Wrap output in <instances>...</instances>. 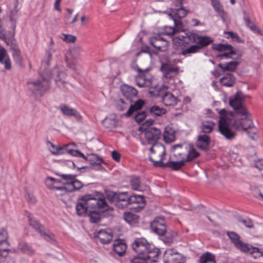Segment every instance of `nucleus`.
Returning <instances> with one entry per match:
<instances>
[{
  "mask_svg": "<svg viewBox=\"0 0 263 263\" xmlns=\"http://www.w3.org/2000/svg\"><path fill=\"white\" fill-rule=\"evenodd\" d=\"M86 160L89 162L91 165H96L97 167V170H100L102 168L101 164L103 161L101 158L96 154H91L88 155L87 158H86Z\"/></svg>",
  "mask_w": 263,
  "mask_h": 263,
  "instance_id": "nucleus-33",
  "label": "nucleus"
},
{
  "mask_svg": "<svg viewBox=\"0 0 263 263\" xmlns=\"http://www.w3.org/2000/svg\"><path fill=\"white\" fill-rule=\"evenodd\" d=\"M235 247L242 252L249 253L252 255L255 254L256 255L253 256L255 258L263 256V252L260 251L258 248L253 247L252 245L243 242L242 241Z\"/></svg>",
  "mask_w": 263,
  "mask_h": 263,
  "instance_id": "nucleus-17",
  "label": "nucleus"
},
{
  "mask_svg": "<svg viewBox=\"0 0 263 263\" xmlns=\"http://www.w3.org/2000/svg\"><path fill=\"white\" fill-rule=\"evenodd\" d=\"M126 250V245L121 240H116L113 244V251L119 256H123Z\"/></svg>",
  "mask_w": 263,
  "mask_h": 263,
  "instance_id": "nucleus-29",
  "label": "nucleus"
},
{
  "mask_svg": "<svg viewBox=\"0 0 263 263\" xmlns=\"http://www.w3.org/2000/svg\"><path fill=\"white\" fill-rule=\"evenodd\" d=\"M152 231L159 236H163L166 232L165 221L164 218L159 217L156 218L151 223Z\"/></svg>",
  "mask_w": 263,
  "mask_h": 263,
  "instance_id": "nucleus-16",
  "label": "nucleus"
},
{
  "mask_svg": "<svg viewBox=\"0 0 263 263\" xmlns=\"http://www.w3.org/2000/svg\"><path fill=\"white\" fill-rule=\"evenodd\" d=\"M239 65V63L237 61H232L225 64L220 63L218 66L223 71H234L236 70L237 67Z\"/></svg>",
  "mask_w": 263,
  "mask_h": 263,
  "instance_id": "nucleus-36",
  "label": "nucleus"
},
{
  "mask_svg": "<svg viewBox=\"0 0 263 263\" xmlns=\"http://www.w3.org/2000/svg\"><path fill=\"white\" fill-rule=\"evenodd\" d=\"M8 233L4 228H1L0 229V244L4 242H7L8 239Z\"/></svg>",
  "mask_w": 263,
  "mask_h": 263,
  "instance_id": "nucleus-56",
  "label": "nucleus"
},
{
  "mask_svg": "<svg viewBox=\"0 0 263 263\" xmlns=\"http://www.w3.org/2000/svg\"><path fill=\"white\" fill-rule=\"evenodd\" d=\"M150 44L155 48L161 51L166 50L168 46V42L159 35L152 37L150 40Z\"/></svg>",
  "mask_w": 263,
  "mask_h": 263,
  "instance_id": "nucleus-20",
  "label": "nucleus"
},
{
  "mask_svg": "<svg viewBox=\"0 0 263 263\" xmlns=\"http://www.w3.org/2000/svg\"><path fill=\"white\" fill-rule=\"evenodd\" d=\"M26 200L30 203H34L36 201V200H35V198H34V195L30 193H27V194L26 195Z\"/></svg>",
  "mask_w": 263,
  "mask_h": 263,
  "instance_id": "nucleus-64",
  "label": "nucleus"
},
{
  "mask_svg": "<svg viewBox=\"0 0 263 263\" xmlns=\"http://www.w3.org/2000/svg\"><path fill=\"white\" fill-rule=\"evenodd\" d=\"M149 160L153 162L155 167H161L166 156L165 146L160 143H155L150 147Z\"/></svg>",
  "mask_w": 263,
  "mask_h": 263,
  "instance_id": "nucleus-7",
  "label": "nucleus"
},
{
  "mask_svg": "<svg viewBox=\"0 0 263 263\" xmlns=\"http://www.w3.org/2000/svg\"><path fill=\"white\" fill-rule=\"evenodd\" d=\"M59 176L65 181L64 183L65 186H68L69 184H70L74 178H76V175L71 174H60Z\"/></svg>",
  "mask_w": 263,
  "mask_h": 263,
  "instance_id": "nucleus-50",
  "label": "nucleus"
},
{
  "mask_svg": "<svg viewBox=\"0 0 263 263\" xmlns=\"http://www.w3.org/2000/svg\"><path fill=\"white\" fill-rule=\"evenodd\" d=\"M199 263H216L215 256L209 252H206L200 257Z\"/></svg>",
  "mask_w": 263,
  "mask_h": 263,
  "instance_id": "nucleus-40",
  "label": "nucleus"
},
{
  "mask_svg": "<svg viewBox=\"0 0 263 263\" xmlns=\"http://www.w3.org/2000/svg\"><path fill=\"white\" fill-rule=\"evenodd\" d=\"M29 225L37 231L47 241H51L53 239V235L44 227L41 224L35 219L32 217L30 214L27 215Z\"/></svg>",
  "mask_w": 263,
  "mask_h": 263,
  "instance_id": "nucleus-13",
  "label": "nucleus"
},
{
  "mask_svg": "<svg viewBox=\"0 0 263 263\" xmlns=\"http://www.w3.org/2000/svg\"><path fill=\"white\" fill-rule=\"evenodd\" d=\"M46 59L42 63V67L44 66L46 69L42 72H40L42 80H34L27 83L29 89L35 95L42 97L44 93L49 89V80L52 74L46 68L49 66L50 61L52 59V54L48 51L46 53Z\"/></svg>",
  "mask_w": 263,
  "mask_h": 263,
  "instance_id": "nucleus-2",
  "label": "nucleus"
},
{
  "mask_svg": "<svg viewBox=\"0 0 263 263\" xmlns=\"http://www.w3.org/2000/svg\"><path fill=\"white\" fill-rule=\"evenodd\" d=\"M165 263H183L185 258L183 255L174 249H167L164 254Z\"/></svg>",
  "mask_w": 263,
  "mask_h": 263,
  "instance_id": "nucleus-15",
  "label": "nucleus"
},
{
  "mask_svg": "<svg viewBox=\"0 0 263 263\" xmlns=\"http://www.w3.org/2000/svg\"><path fill=\"white\" fill-rule=\"evenodd\" d=\"M129 196L127 192H118L116 206L124 209L129 205Z\"/></svg>",
  "mask_w": 263,
  "mask_h": 263,
  "instance_id": "nucleus-24",
  "label": "nucleus"
},
{
  "mask_svg": "<svg viewBox=\"0 0 263 263\" xmlns=\"http://www.w3.org/2000/svg\"><path fill=\"white\" fill-rule=\"evenodd\" d=\"M236 78L231 73L226 74L220 79V82L223 86L227 87H232L235 83Z\"/></svg>",
  "mask_w": 263,
  "mask_h": 263,
  "instance_id": "nucleus-34",
  "label": "nucleus"
},
{
  "mask_svg": "<svg viewBox=\"0 0 263 263\" xmlns=\"http://www.w3.org/2000/svg\"><path fill=\"white\" fill-rule=\"evenodd\" d=\"M70 145H75V144L71 143L65 145L63 147H58L56 148V152H53V153L57 155L68 153L73 156H78L79 154V151L69 149L68 147Z\"/></svg>",
  "mask_w": 263,
  "mask_h": 263,
  "instance_id": "nucleus-32",
  "label": "nucleus"
},
{
  "mask_svg": "<svg viewBox=\"0 0 263 263\" xmlns=\"http://www.w3.org/2000/svg\"><path fill=\"white\" fill-rule=\"evenodd\" d=\"M0 63L4 64L6 70L11 69V63L7 54V51L2 46H0Z\"/></svg>",
  "mask_w": 263,
  "mask_h": 263,
  "instance_id": "nucleus-30",
  "label": "nucleus"
},
{
  "mask_svg": "<svg viewBox=\"0 0 263 263\" xmlns=\"http://www.w3.org/2000/svg\"><path fill=\"white\" fill-rule=\"evenodd\" d=\"M83 184L79 180L76 179V178L72 180L68 186H66L65 194L67 192H71L76 190H78L82 187Z\"/></svg>",
  "mask_w": 263,
  "mask_h": 263,
  "instance_id": "nucleus-41",
  "label": "nucleus"
},
{
  "mask_svg": "<svg viewBox=\"0 0 263 263\" xmlns=\"http://www.w3.org/2000/svg\"><path fill=\"white\" fill-rule=\"evenodd\" d=\"M123 217L124 219L130 225L136 224L139 222V216L130 212H124Z\"/></svg>",
  "mask_w": 263,
  "mask_h": 263,
  "instance_id": "nucleus-38",
  "label": "nucleus"
},
{
  "mask_svg": "<svg viewBox=\"0 0 263 263\" xmlns=\"http://www.w3.org/2000/svg\"><path fill=\"white\" fill-rule=\"evenodd\" d=\"M60 109L65 116L73 117L78 121H80L82 119V116L76 109L70 108L65 104L61 105Z\"/></svg>",
  "mask_w": 263,
  "mask_h": 263,
  "instance_id": "nucleus-22",
  "label": "nucleus"
},
{
  "mask_svg": "<svg viewBox=\"0 0 263 263\" xmlns=\"http://www.w3.org/2000/svg\"><path fill=\"white\" fill-rule=\"evenodd\" d=\"M227 234L230 239L232 243L234 244L235 247H236L237 244H238L241 241L240 236L236 233L231 231L227 232Z\"/></svg>",
  "mask_w": 263,
  "mask_h": 263,
  "instance_id": "nucleus-49",
  "label": "nucleus"
},
{
  "mask_svg": "<svg viewBox=\"0 0 263 263\" xmlns=\"http://www.w3.org/2000/svg\"><path fill=\"white\" fill-rule=\"evenodd\" d=\"M131 263H148L144 255H139L134 256L130 260Z\"/></svg>",
  "mask_w": 263,
  "mask_h": 263,
  "instance_id": "nucleus-55",
  "label": "nucleus"
},
{
  "mask_svg": "<svg viewBox=\"0 0 263 263\" xmlns=\"http://www.w3.org/2000/svg\"><path fill=\"white\" fill-rule=\"evenodd\" d=\"M118 192H109L106 194L108 200L116 206Z\"/></svg>",
  "mask_w": 263,
  "mask_h": 263,
  "instance_id": "nucleus-51",
  "label": "nucleus"
},
{
  "mask_svg": "<svg viewBox=\"0 0 263 263\" xmlns=\"http://www.w3.org/2000/svg\"><path fill=\"white\" fill-rule=\"evenodd\" d=\"M67 74L64 71H59L57 73V77L55 79L57 85L62 90L65 91L67 88L66 85L68 84L65 81Z\"/></svg>",
  "mask_w": 263,
  "mask_h": 263,
  "instance_id": "nucleus-31",
  "label": "nucleus"
},
{
  "mask_svg": "<svg viewBox=\"0 0 263 263\" xmlns=\"http://www.w3.org/2000/svg\"><path fill=\"white\" fill-rule=\"evenodd\" d=\"M239 222L243 223L247 228H252L253 227V223L252 220L249 218H246L245 219H239Z\"/></svg>",
  "mask_w": 263,
  "mask_h": 263,
  "instance_id": "nucleus-58",
  "label": "nucleus"
},
{
  "mask_svg": "<svg viewBox=\"0 0 263 263\" xmlns=\"http://www.w3.org/2000/svg\"><path fill=\"white\" fill-rule=\"evenodd\" d=\"M212 5L214 10L218 13L221 18L224 21L226 20V13L223 10L218 0H211Z\"/></svg>",
  "mask_w": 263,
  "mask_h": 263,
  "instance_id": "nucleus-42",
  "label": "nucleus"
},
{
  "mask_svg": "<svg viewBox=\"0 0 263 263\" xmlns=\"http://www.w3.org/2000/svg\"><path fill=\"white\" fill-rule=\"evenodd\" d=\"M174 42L178 54L186 57L198 52L213 40L210 36L199 35L193 31H189L175 37Z\"/></svg>",
  "mask_w": 263,
  "mask_h": 263,
  "instance_id": "nucleus-1",
  "label": "nucleus"
},
{
  "mask_svg": "<svg viewBox=\"0 0 263 263\" xmlns=\"http://www.w3.org/2000/svg\"><path fill=\"white\" fill-rule=\"evenodd\" d=\"M181 7L178 9H176L175 12L174 11L175 15L179 18H183L186 16L188 13V11L185 9L183 7Z\"/></svg>",
  "mask_w": 263,
  "mask_h": 263,
  "instance_id": "nucleus-52",
  "label": "nucleus"
},
{
  "mask_svg": "<svg viewBox=\"0 0 263 263\" xmlns=\"http://www.w3.org/2000/svg\"><path fill=\"white\" fill-rule=\"evenodd\" d=\"M161 136V132L160 129L154 127H149L145 130V137L147 142L149 144L153 145L160 138Z\"/></svg>",
  "mask_w": 263,
  "mask_h": 263,
  "instance_id": "nucleus-18",
  "label": "nucleus"
},
{
  "mask_svg": "<svg viewBox=\"0 0 263 263\" xmlns=\"http://www.w3.org/2000/svg\"><path fill=\"white\" fill-rule=\"evenodd\" d=\"M212 48L214 50L219 52H225L223 53L219 54L217 55V58H220L221 59L231 58L234 60H236L239 59L241 56V54L236 53V52L234 51L233 47L230 44H213Z\"/></svg>",
  "mask_w": 263,
  "mask_h": 263,
  "instance_id": "nucleus-10",
  "label": "nucleus"
},
{
  "mask_svg": "<svg viewBox=\"0 0 263 263\" xmlns=\"http://www.w3.org/2000/svg\"><path fill=\"white\" fill-rule=\"evenodd\" d=\"M175 29L172 27H165L164 28L163 34L172 36L175 34Z\"/></svg>",
  "mask_w": 263,
  "mask_h": 263,
  "instance_id": "nucleus-62",
  "label": "nucleus"
},
{
  "mask_svg": "<svg viewBox=\"0 0 263 263\" xmlns=\"http://www.w3.org/2000/svg\"><path fill=\"white\" fill-rule=\"evenodd\" d=\"M139 74L135 77L136 84L141 88L152 87L153 76L148 72V69H138Z\"/></svg>",
  "mask_w": 263,
  "mask_h": 263,
  "instance_id": "nucleus-12",
  "label": "nucleus"
},
{
  "mask_svg": "<svg viewBox=\"0 0 263 263\" xmlns=\"http://www.w3.org/2000/svg\"><path fill=\"white\" fill-rule=\"evenodd\" d=\"M215 125V123L213 121L209 120L204 121L201 123L200 128L203 133L205 134H209L212 132Z\"/></svg>",
  "mask_w": 263,
  "mask_h": 263,
  "instance_id": "nucleus-43",
  "label": "nucleus"
},
{
  "mask_svg": "<svg viewBox=\"0 0 263 263\" xmlns=\"http://www.w3.org/2000/svg\"><path fill=\"white\" fill-rule=\"evenodd\" d=\"M60 183H61V181L60 180L51 177H47L45 180V184L48 189L59 191L61 192L60 195H62L65 194L66 186H59L56 185V184Z\"/></svg>",
  "mask_w": 263,
  "mask_h": 263,
  "instance_id": "nucleus-21",
  "label": "nucleus"
},
{
  "mask_svg": "<svg viewBox=\"0 0 263 263\" xmlns=\"http://www.w3.org/2000/svg\"><path fill=\"white\" fill-rule=\"evenodd\" d=\"M149 112L151 115L158 117L165 114L166 110L157 105H154L149 108Z\"/></svg>",
  "mask_w": 263,
  "mask_h": 263,
  "instance_id": "nucleus-47",
  "label": "nucleus"
},
{
  "mask_svg": "<svg viewBox=\"0 0 263 263\" xmlns=\"http://www.w3.org/2000/svg\"><path fill=\"white\" fill-rule=\"evenodd\" d=\"M9 249H0V262H4L6 257L8 255V251Z\"/></svg>",
  "mask_w": 263,
  "mask_h": 263,
  "instance_id": "nucleus-60",
  "label": "nucleus"
},
{
  "mask_svg": "<svg viewBox=\"0 0 263 263\" xmlns=\"http://www.w3.org/2000/svg\"><path fill=\"white\" fill-rule=\"evenodd\" d=\"M231 124L235 129L245 131L251 139H254L257 130L253 124L250 114L245 117H236Z\"/></svg>",
  "mask_w": 263,
  "mask_h": 263,
  "instance_id": "nucleus-4",
  "label": "nucleus"
},
{
  "mask_svg": "<svg viewBox=\"0 0 263 263\" xmlns=\"http://www.w3.org/2000/svg\"><path fill=\"white\" fill-rule=\"evenodd\" d=\"M82 200L85 201L89 211V210H99L102 211L113 210V208H110L104 198L97 199L92 197L91 195L88 194L83 196Z\"/></svg>",
  "mask_w": 263,
  "mask_h": 263,
  "instance_id": "nucleus-8",
  "label": "nucleus"
},
{
  "mask_svg": "<svg viewBox=\"0 0 263 263\" xmlns=\"http://www.w3.org/2000/svg\"><path fill=\"white\" fill-rule=\"evenodd\" d=\"M132 188L134 190H138L140 185V181L138 177H132L130 181Z\"/></svg>",
  "mask_w": 263,
  "mask_h": 263,
  "instance_id": "nucleus-53",
  "label": "nucleus"
},
{
  "mask_svg": "<svg viewBox=\"0 0 263 263\" xmlns=\"http://www.w3.org/2000/svg\"><path fill=\"white\" fill-rule=\"evenodd\" d=\"M138 204L136 206L131 207L130 209H134L137 211L142 209L145 205L144 197L142 195L134 194L129 196V205L132 204Z\"/></svg>",
  "mask_w": 263,
  "mask_h": 263,
  "instance_id": "nucleus-23",
  "label": "nucleus"
},
{
  "mask_svg": "<svg viewBox=\"0 0 263 263\" xmlns=\"http://www.w3.org/2000/svg\"><path fill=\"white\" fill-rule=\"evenodd\" d=\"M144 103V101L142 100L137 101L134 104L131 105L126 112V115L127 116L132 115L135 111L140 109L143 106Z\"/></svg>",
  "mask_w": 263,
  "mask_h": 263,
  "instance_id": "nucleus-44",
  "label": "nucleus"
},
{
  "mask_svg": "<svg viewBox=\"0 0 263 263\" xmlns=\"http://www.w3.org/2000/svg\"><path fill=\"white\" fill-rule=\"evenodd\" d=\"M61 38L67 43H71L75 42L76 37L71 34H67L62 33Z\"/></svg>",
  "mask_w": 263,
  "mask_h": 263,
  "instance_id": "nucleus-54",
  "label": "nucleus"
},
{
  "mask_svg": "<svg viewBox=\"0 0 263 263\" xmlns=\"http://www.w3.org/2000/svg\"><path fill=\"white\" fill-rule=\"evenodd\" d=\"M173 157L176 160L189 162L197 158L199 153L196 151L193 144L183 143L176 144L172 147Z\"/></svg>",
  "mask_w": 263,
  "mask_h": 263,
  "instance_id": "nucleus-3",
  "label": "nucleus"
},
{
  "mask_svg": "<svg viewBox=\"0 0 263 263\" xmlns=\"http://www.w3.org/2000/svg\"><path fill=\"white\" fill-rule=\"evenodd\" d=\"M176 236L177 233L175 231H166L163 236H160L162 237L161 239L165 243H171L173 242L174 238H175Z\"/></svg>",
  "mask_w": 263,
  "mask_h": 263,
  "instance_id": "nucleus-46",
  "label": "nucleus"
},
{
  "mask_svg": "<svg viewBox=\"0 0 263 263\" xmlns=\"http://www.w3.org/2000/svg\"><path fill=\"white\" fill-rule=\"evenodd\" d=\"M103 212L99 210H89L88 216L90 222L95 223H98L100 221V213Z\"/></svg>",
  "mask_w": 263,
  "mask_h": 263,
  "instance_id": "nucleus-45",
  "label": "nucleus"
},
{
  "mask_svg": "<svg viewBox=\"0 0 263 263\" xmlns=\"http://www.w3.org/2000/svg\"><path fill=\"white\" fill-rule=\"evenodd\" d=\"M99 234V238L100 239V241L104 244L108 243L112 240V235L110 233L104 231H100Z\"/></svg>",
  "mask_w": 263,
  "mask_h": 263,
  "instance_id": "nucleus-48",
  "label": "nucleus"
},
{
  "mask_svg": "<svg viewBox=\"0 0 263 263\" xmlns=\"http://www.w3.org/2000/svg\"><path fill=\"white\" fill-rule=\"evenodd\" d=\"M210 142L211 139L209 136L206 135L205 134L200 135L198 137L196 146L198 148L204 151H206L208 149Z\"/></svg>",
  "mask_w": 263,
  "mask_h": 263,
  "instance_id": "nucleus-25",
  "label": "nucleus"
},
{
  "mask_svg": "<svg viewBox=\"0 0 263 263\" xmlns=\"http://www.w3.org/2000/svg\"><path fill=\"white\" fill-rule=\"evenodd\" d=\"M10 49L12 51V55L15 62L18 65H22L23 58L21 55V51L18 47L15 44L11 46Z\"/></svg>",
  "mask_w": 263,
  "mask_h": 263,
  "instance_id": "nucleus-35",
  "label": "nucleus"
},
{
  "mask_svg": "<svg viewBox=\"0 0 263 263\" xmlns=\"http://www.w3.org/2000/svg\"><path fill=\"white\" fill-rule=\"evenodd\" d=\"M77 213L79 216H85L89 210L84 201L82 200V197L78 202L76 205Z\"/></svg>",
  "mask_w": 263,
  "mask_h": 263,
  "instance_id": "nucleus-37",
  "label": "nucleus"
},
{
  "mask_svg": "<svg viewBox=\"0 0 263 263\" xmlns=\"http://www.w3.org/2000/svg\"><path fill=\"white\" fill-rule=\"evenodd\" d=\"M244 99V95L240 91L237 92L233 97L230 99L229 104L234 110L233 113L230 112V115L233 117V121L236 117H245L250 115L242 104Z\"/></svg>",
  "mask_w": 263,
  "mask_h": 263,
  "instance_id": "nucleus-5",
  "label": "nucleus"
},
{
  "mask_svg": "<svg viewBox=\"0 0 263 263\" xmlns=\"http://www.w3.org/2000/svg\"><path fill=\"white\" fill-rule=\"evenodd\" d=\"M133 250L139 255H144L151 245L143 237L137 238L132 244Z\"/></svg>",
  "mask_w": 263,
  "mask_h": 263,
  "instance_id": "nucleus-14",
  "label": "nucleus"
},
{
  "mask_svg": "<svg viewBox=\"0 0 263 263\" xmlns=\"http://www.w3.org/2000/svg\"><path fill=\"white\" fill-rule=\"evenodd\" d=\"M161 70L163 73V81L166 82L178 73L179 68L169 64H163L161 66Z\"/></svg>",
  "mask_w": 263,
  "mask_h": 263,
  "instance_id": "nucleus-19",
  "label": "nucleus"
},
{
  "mask_svg": "<svg viewBox=\"0 0 263 263\" xmlns=\"http://www.w3.org/2000/svg\"><path fill=\"white\" fill-rule=\"evenodd\" d=\"M168 86L163 84L157 90L156 96L160 97L165 106H172L177 104V98L173 93L167 91Z\"/></svg>",
  "mask_w": 263,
  "mask_h": 263,
  "instance_id": "nucleus-11",
  "label": "nucleus"
},
{
  "mask_svg": "<svg viewBox=\"0 0 263 263\" xmlns=\"http://www.w3.org/2000/svg\"><path fill=\"white\" fill-rule=\"evenodd\" d=\"M243 19L246 22V25L249 27L253 31H259L257 26L251 21L250 18L248 16H244Z\"/></svg>",
  "mask_w": 263,
  "mask_h": 263,
  "instance_id": "nucleus-57",
  "label": "nucleus"
},
{
  "mask_svg": "<svg viewBox=\"0 0 263 263\" xmlns=\"http://www.w3.org/2000/svg\"><path fill=\"white\" fill-rule=\"evenodd\" d=\"M18 250H20L22 253L28 255H32L34 254L35 250L29 245L25 242L19 243L17 246Z\"/></svg>",
  "mask_w": 263,
  "mask_h": 263,
  "instance_id": "nucleus-39",
  "label": "nucleus"
},
{
  "mask_svg": "<svg viewBox=\"0 0 263 263\" xmlns=\"http://www.w3.org/2000/svg\"><path fill=\"white\" fill-rule=\"evenodd\" d=\"M160 253L159 249L156 248H153L152 246L146 252L144 256L148 263H154L157 261V259Z\"/></svg>",
  "mask_w": 263,
  "mask_h": 263,
  "instance_id": "nucleus-26",
  "label": "nucleus"
},
{
  "mask_svg": "<svg viewBox=\"0 0 263 263\" xmlns=\"http://www.w3.org/2000/svg\"><path fill=\"white\" fill-rule=\"evenodd\" d=\"M226 34H229L230 36L234 40L236 41L237 42H240V37L238 36V35L232 31H227L225 32Z\"/></svg>",
  "mask_w": 263,
  "mask_h": 263,
  "instance_id": "nucleus-63",
  "label": "nucleus"
},
{
  "mask_svg": "<svg viewBox=\"0 0 263 263\" xmlns=\"http://www.w3.org/2000/svg\"><path fill=\"white\" fill-rule=\"evenodd\" d=\"M115 121L109 118H105L103 121V124L107 128H112L115 126Z\"/></svg>",
  "mask_w": 263,
  "mask_h": 263,
  "instance_id": "nucleus-61",
  "label": "nucleus"
},
{
  "mask_svg": "<svg viewBox=\"0 0 263 263\" xmlns=\"http://www.w3.org/2000/svg\"><path fill=\"white\" fill-rule=\"evenodd\" d=\"M220 118L218 121V129L220 134L228 140H232L236 137V133L230 128L229 114L225 109L218 111Z\"/></svg>",
  "mask_w": 263,
  "mask_h": 263,
  "instance_id": "nucleus-6",
  "label": "nucleus"
},
{
  "mask_svg": "<svg viewBox=\"0 0 263 263\" xmlns=\"http://www.w3.org/2000/svg\"><path fill=\"white\" fill-rule=\"evenodd\" d=\"M175 160V161L170 160L167 163H164L161 167H168L174 171H178L184 166L185 163V161L182 160Z\"/></svg>",
  "mask_w": 263,
  "mask_h": 263,
  "instance_id": "nucleus-28",
  "label": "nucleus"
},
{
  "mask_svg": "<svg viewBox=\"0 0 263 263\" xmlns=\"http://www.w3.org/2000/svg\"><path fill=\"white\" fill-rule=\"evenodd\" d=\"M146 117V113L145 111H140L138 112L135 116V119L138 123H141Z\"/></svg>",
  "mask_w": 263,
  "mask_h": 263,
  "instance_id": "nucleus-59",
  "label": "nucleus"
},
{
  "mask_svg": "<svg viewBox=\"0 0 263 263\" xmlns=\"http://www.w3.org/2000/svg\"><path fill=\"white\" fill-rule=\"evenodd\" d=\"M81 51L82 49L80 46H75L70 48L65 54L67 67L76 72H78L77 65Z\"/></svg>",
  "mask_w": 263,
  "mask_h": 263,
  "instance_id": "nucleus-9",
  "label": "nucleus"
},
{
  "mask_svg": "<svg viewBox=\"0 0 263 263\" xmlns=\"http://www.w3.org/2000/svg\"><path fill=\"white\" fill-rule=\"evenodd\" d=\"M121 90L123 95L127 99L132 101L133 98L137 97V90L133 87L123 85L121 87Z\"/></svg>",
  "mask_w": 263,
  "mask_h": 263,
  "instance_id": "nucleus-27",
  "label": "nucleus"
}]
</instances>
